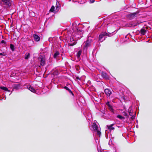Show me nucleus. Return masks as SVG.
<instances>
[{"label": "nucleus", "instance_id": "obj_27", "mask_svg": "<svg viewBox=\"0 0 152 152\" xmlns=\"http://www.w3.org/2000/svg\"><path fill=\"white\" fill-rule=\"evenodd\" d=\"M55 7L54 6H53L51 7V9L50 10V11L51 12H53L54 11Z\"/></svg>", "mask_w": 152, "mask_h": 152}, {"label": "nucleus", "instance_id": "obj_4", "mask_svg": "<svg viewBox=\"0 0 152 152\" xmlns=\"http://www.w3.org/2000/svg\"><path fill=\"white\" fill-rule=\"evenodd\" d=\"M38 60L41 66H43L45 65V57L44 56H39L38 58Z\"/></svg>", "mask_w": 152, "mask_h": 152}, {"label": "nucleus", "instance_id": "obj_28", "mask_svg": "<svg viewBox=\"0 0 152 152\" xmlns=\"http://www.w3.org/2000/svg\"><path fill=\"white\" fill-rule=\"evenodd\" d=\"M111 111V112L113 113H114V110L113 109V108H110V109H109Z\"/></svg>", "mask_w": 152, "mask_h": 152}, {"label": "nucleus", "instance_id": "obj_30", "mask_svg": "<svg viewBox=\"0 0 152 152\" xmlns=\"http://www.w3.org/2000/svg\"><path fill=\"white\" fill-rule=\"evenodd\" d=\"M1 43L2 44H6V42L5 41L2 40L1 41Z\"/></svg>", "mask_w": 152, "mask_h": 152}, {"label": "nucleus", "instance_id": "obj_10", "mask_svg": "<svg viewBox=\"0 0 152 152\" xmlns=\"http://www.w3.org/2000/svg\"><path fill=\"white\" fill-rule=\"evenodd\" d=\"M12 87L14 89L18 90L20 88V86L19 84H15L13 85Z\"/></svg>", "mask_w": 152, "mask_h": 152}, {"label": "nucleus", "instance_id": "obj_2", "mask_svg": "<svg viewBox=\"0 0 152 152\" xmlns=\"http://www.w3.org/2000/svg\"><path fill=\"white\" fill-rule=\"evenodd\" d=\"M93 40V38L92 37H88L87 41L84 43V49L86 51H87L88 48L91 46V42Z\"/></svg>", "mask_w": 152, "mask_h": 152}, {"label": "nucleus", "instance_id": "obj_37", "mask_svg": "<svg viewBox=\"0 0 152 152\" xmlns=\"http://www.w3.org/2000/svg\"><path fill=\"white\" fill-rule=\"evenodd\" d=\"M13 91V89L12 91H12Z\"/></svg>", "mask_w": 152, "mask_h": 152}, {"label": "nucleus", "instance_id": "obj_26", "mask_svg": "<svg viewBox=\"0 0 152 152\" xmlns=\"http://www.w3.org/2000/svg\"><path fill=\"white\" fill-rule=\"evenodd\" d=\"M117 117L121 120H123L125 119V118L120 115H118L117 116Z\"/></svg>", "mask_w": 152, "mask_h": 152}, {"label": "nucleus", "instance_id": "obj_8", "mask_svg": "<svg viewBox=\"0 0 152 152\" xmlns=\"http://www.w3.org/2000/svg\"><path fill=\"white\" fill-rule=\"evenodd\" d=\"M73 36L74 37L76 40L80 39L83 37V34H78L72 32Z\"/></svg>", "mask_w": 152, "mask_h": 152}, {"label": "nucleus", "instance_id": "obj_13", "mask_svg": "<svg viewBox=\"0 0 152 152\" xmlns=\"http://www.w3.org/2000/svg\"><path fill=\"white\" fill-rule=\"evenodd\" d=\"M33 37L35 40L37 41H38L40 40L39 37L37 35L34 34Z\"/></svg>", "mask_w": 152, "mask_h": 152}, {"label": "nucleus", "instance_id": "obj_6", "mask_svg": "<svg viewBox=\"0 0 152 152\" xmlns=\"http://www.w3.org/2000/svg\"><path fill=\"white\" fill-rule=\"evenodd\" d=\"M108 35L107 34L106 32H102L99 36V41L101 42H102L105 40V37H104L105 36Z\"/></svg>", "mask_w": 152, "mask_h": 152}, {"label": "nucleus", "instance_id": "obj_32", "mask_svg": "<svg viewBox=\"0 0 152 152\" xmlns=\"http://www.w3.org/2000/svg\"><path fill=\"white\" fill-rule=\"evenodd\" d=\"M68 91L69 92V93L70 94H71L72 95H74V94L72 92V91L71 90L69 89V90Z\"/></svg>", "mask_w": 152, "mask_h": 152}, {"label": "nucleus", "instance_id": "obj_5", "mask_svg": "<svg viewBox=\"0 0 152 152\" xmlns=\"http://www.w3.org/2000/svg\"><path fill=\"white\" fill-rule=\"evenodd\" d=\"M138 12H136L132 13H131L128 14L127 17L130 20H132L137 17Z\"/></svg>", "mask_w": 152, "mask_h": 152}, {"label": "nucleus", "instance_id": "obj_9", "mask_svg": "<svg viewBox=\"0 0 152 152\" xmlns=\"http://www.w3.org/2000/svg\"><path fill=\"white\" fill-rule=\"evenodd\" d=\"M104 92L107 96H109L112 94L111 91L108 88L105 89L104 90Z\"/></svg>", "mask_w": 152, "mask_h": 152}, {"label": "nucleus", "instance_id": "obj_14", "mask_svg": "<svg viewBox=\"0 0 152 152\" xmlns=\"http://www.w3.org/2000/svg\"><path fill=\"white\" fill-rule=\"evenodd\" d=\"M82 53V51L81 49L80 50H79L77 53L76 56L77 57L78 59H79L80 57V56Z\"/></svg>", "mask_w": 152, "mask_h": 152}, {"label": "nucleus", "instance_id": "obj_34", "mask_svg": "<svg viewBox=\"0 0 152 152\" xmlns=\"http://www.w3.org/2000/svg\"><path fill=\"white\" fill-rule=\"evenodd\" d=\"M132 117H131V119H132V120H133V119H134L135 118V116H134V115H132Z\"/></svg>", "mask_w": 152, "mask_h": 152}, {"label": "nucleus", "instance_id": "obj_33", "mask_svg": "<svg viewBox=\"0 0 152 152\" xmlns=\"http://www.w3.org/2000/svg\"><path fill=\"white\" fill-rule=\"evenodd\" d=\"M95 1V0H90V3H94Z\"/></svg>", "mask_w": 152, "mask_h": 152}, {"label": "nucleus", "instance_id": "obj_36", "mask_svg": "<svg viewBox=\"0 0 152 152\" xmlns=\"http://www.w3.org/2000/svg\"><path fill=\"white\" fill-rule=\"evenodd\" d=\"M76 78L77 79L80 80V78H79V77H76Z\"/></svg>", "mask_w": 152, "mask_h": 152}, {"label": "nucleus", "instance_id": "obj_17", "mask_svg": "<svg viewBox=\"0 0 152 152\" xmlns=\"http://www.w3.org/2000/svg\"><path fill=\"white\" fill-rule=\"evenodd\" d=\"M102 77L105 79H107L108 78L107 74L104 72H102Z\"/></svg>", "mask_w": 152, "mask_h": 152}, {"label": "nucleus", "instance_id": "obj_29", "mask_svg": "<svg viewBox=\"0 0 152 152\" xmlns=\"http://www.w3.org/2000/svg\"><path fill=\"white\" fill-rule=\"evenodd\" d=\"M64 88L66 89V90H67L68 91H69V89L66 86H65L64 87Z\"/></svg>", "mask_w": 152, "mask_h": 152}, {"label": "nucleus", "instance_id": "obj_35", "mask_svg": "<svg viewBox=\"0 0 152 152\" xmlns=\"http://www.w3.org/2000/svg\"><path fill=\"white\" fill-rule=\"evenodd\" d=\"M56 9L57 10H59V7L58 6L57 4H56Z\"/></svg>", "mask_w": 152, "mask_h": 152}, {"label": "nucleus", "instance_id": "obj_18", "mask_svg": "<svg viewBox=\"0 0 152 152\" xmlns=\"http://www.w3.org/2000/svg\"><path fill=\"white\" fill-rule=\"evenodd\" d=\"M146 31L144 29L142 28L140 30V33L142 35H144L145 34V33H146Z\"/></svg>", "mask_w": 152, "mask_h": 152}, {"label": "nucleus", "instance_id": "obj_1", "mask_svg": "<svg viewBox=\"0 0 152 152\" xmlns=\"http://www.w3.org/2000/svg\"><path fill=\"white\" fill-rule=\"evenodd\" d=\"M65 36L66 39L69 41L68 43L70 46H72L76 44V42L75 40V37L73 36V34H72L70 31L67 32Z\"/></svg>", "mask_w": 152, "mask_h": 152}, {"label": "nucleus", "instance_id": "obj_31", "mask_svg": "<svg viewBox=\"0 0 152 152\" xmlns=\"http://www.w3.org/2000/svg\"><path fill=\"white\" fill-rule=\"evenodd\" d=\"M97 134L99 136L101 134V132L99 130L96 131Z\"/></svg>", "mask_w": 152, "mask_h": 152}, {"label": "nucleus", "instance_id": "obj_19", "mask_svg": "<svg viewBox=\"0 0 152 152\" xmlns=\"http://www.w3.org/2000/svg\"><path fill=\"white\" fill-rule=\"evenodd\" d=\"M59 55V53L58 51H56V53L54 54L53 57L55 58H57Z\"/></svg>", "mask_w": 152, "mask_h": 152}, {"label": "nucleus", "instance_id": "obj_7", "mask_svg": "<svg viewBox=\"0 0 152 152\" xmlns=\"http://www.w3.org/2000/svg\"><path fill=\"white\" fill-rule=\"evenodd\" d=\"M73 31V33H74L76 34H83V31L82 29V28H76V30L74 31L73 29H72Z\"/></svg>", "mask_w": 152, "mask_h": 152}, {"label": "nucleus", "instance_id": "obj_16", "mask_svg": "<svg viewBox=\"0 0 152 152\" xmlns=\"http://www.w3.org/2000/svg\"><path fill=\"white\" fill-rule=\"evenodd\" d=\"M0 89H1L2 90H4L5 91H7L9 92L10 91V90H9L8 89L7 87H5L0 86Z\"/></svg>", "mask_w": 152, "mask_h": 152}, {"label": "nucleus", "instance_id": "obj_24", "mask_svg": "<svg viewBox=\"0 0 152 152\" xmlns=\"http://www.w3.org/2000/svg\"><path fill=\"white\" fill-rule=\"evenodd\" d=\"M129 114L130 116H132L133 115L134 113L133 112V111L130 109H129Z\"/></svg>", "mask_w": 152, "mask_h": 152}, {"label": "nucleus", "instance_id": "obj_25", "mask_svg": "<svg viewBox=\"0 0 152 152\" xmlns=\"http://www.w3.org/2000/svg\"><path fill=\"white\" fill-rule=\"evenodd\" d=\"M7 53L6 51L0 53V56H6L7 55Z\"/></svg>", "mask_w": 152, "mask_h": 152}, {"label": "nucleus", "instance_id": "obj_23", "mask_svg": "<svg viewBox=\"0 0 152 152\" xmlns=\"http://www.w3.org/2000/svg\"><path fill=\"white\" fill-rule=\"evenodd\" d=\"M106 104L108 107V108L109 109H110V108H112L113 107L110 104L109 102H107L106 103Z\"/></svg>", "mask_w": 152, "mask_h": 152}, {"label": "nucleus", "instance_id": "obj_20", "mask_svg": "<svg viewBox=\"0 0 152 152\" xmlns=\"http://www.w3.org/2000/svg\"><path fill=\"white\" fill-rule=\"evenodd\" d=\"M137 23H132L129 24V26L130 27H134L137 26Z\"/></svg>", "mask_w": 152, "mask_h": 152}, {"label": "nucleus", "instance_id": "obj_21", "mask_svg": "<svg viewBox=\"0 0 152 152\" xmlns=\"http://www.w3.org/2000/svg\"><path fill=\"white\" fill-rule=\"evenodd\" d=\"M10 48L11 49L12 51H14L15 50V46L14 45L11 44L10 45Z\"/></svg>", "mask_w": 152, "mask_h": 152}, {"label": "nucleus", "instance_id": "obj_11", "mask_svg": "<svg viewBox=\"0 0 152 152\" xmlns=\"http://www.w3.org/2000/svg\"><path fill=\"white\" fill-rule=\"evenodd\" d=\"M115 124H112L110 125H107V127L109 130L111 131L112 130H114L115 129L114 127H113V126Z\"/></svg>", "mask_w": 152, "mask_h": 152}, {"label": "nucleus", "instance_id": "obj_3", "mask_svg": "<svg viewBox=\"0 0 152 152\" xmlns=\"http://www.w3.org/2000/svg\"><path fill=\"white\" fill-rule=\"evenodd\" d=\"M0 3L1 5L4 7L7 8L10 7L11 5V0H1Z\"/></svg>", "mask_w": 152, "mask_h": 152}, {"label": "nucleus", "instance_id": "obj_12", "mask_svg": "<svg viewBox=\"0 0 152 152\" xmlns=\"http://www.w3.org/2000/svg\"><path fill=\"white\" fill-rule=\"evenodd\" d=\"M27 88L32 92L34 93L35 91V90L34 88L30 85H29L27 86Z\"/></svg>", "mask_w": 152, "mask_h": 152}, {"label": "nucleus", "instance_id": "obj_15", "mask_svg": "<svg viewBox=\"0 0 152 152\" xmlns=\"http://www.w3.org/2000/svg\"><path fill=\"white\" fill-rule=\"evenodd\" d=\"M92 128L95 131H97L98 130V126L96 124H93L92 125Z\"/></svg>", "mask_w": 152, "mask_h": 152}, {"label": "nucleus", "instance_id": "obj_22", "mask_svg": "<svg viewBox=\"0 0 152 152\" xmlns=\"http://www.w3.org/2000/svg\"><path fill=\"white\" fill-rule=\"evenodd\" d=\"M30 57V54L28 53H26L25 55V58L26 59H28Z\"/></svg>", "mask_w": 152, "mask_h": 152}]
</instances>
